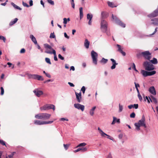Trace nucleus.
Wrapping results in <instances>:
<instances>
[{
    "label": "nucleus",
    "instance_id": "aec40b11",
    "mask_svg": "<svg viewBox=\"0 0 158 158\" xmlns=\"http://www.w3.org/2000/svg\"><path fill=\"white\" fill-rule=\"evenodd\" d=\"M89 42L87 39H86L85 41L84 46L86 48H88L89 45Z\"/></svg>",
    "mask_w": 158,
    "mask_h": 158
},
{
    "label": "nucleus",
    "instance_id": "37998d69",
    "mask_svg": "<svg viewBox=\"0 0 158 158\" xmlns=\"http://www.w3.org/2000/svg\"><path fill=\"white\" fill-rule=\"evenodd\" d=\"M119 112H121L123 109V106L122 105H120V104H119Z\"/></svg>",
    "mask_w": 158,
    "mask_h": 158
},
{
    "label": "nucleus",
    "instance_id": "774afa93",
    "mask_svg": "<svg viewBox=\"0 0 158 158\" xmlns=\"http://www.w3.org/2000/svg\"><path fill=\"white\" fill-rule=\"evenodd\" d=\"M133 107V105H131L128 106V108L129 109H131Z\"/></svg>",
    "mask_w": 158,
    "mask_h": 158
},
{
    "label": "nucleus",
    "instance_id": "ddd939ff",
    "mask_svg": "<svg viewBox=\"0 0 158 158\" xmlns=\"http://www.w3.org/2000/svg\"><path fill=\"white\" fill-rule=\"evenodd\" d=\"M75 94L76 96V99L77 101L78 102H81V93L80 92L79 93L75 92Z\"/></svg>",
    "mask_w": 158,
    "mask_h": 158
},
{
    "label": "nucleus",
    "instance_id": "c03bdc74",
    "mask_svg": "<svg viewBox=\"0 0 158 158\" xmlns=\"http://www.w3.org/2000/svg\"><path fill=\"white\" fill-rule=\"evenodd\" d=\"M55 37H56L55 35H54V33H51L50 36V38H55Z\"/></svg>",
    "mask_w": 158,
    "mask_h": 158
},
{
    "label": "nucleus",
    "instance_id": "052dcab7",
    "mask_svg": "<svg viewBox=\"0 0 158 158\" xmlns=\"http://www.w3.org/2000/svg\"><path fill=\"white\" fill-rule=\"evenodd\" d=\"M68 84L70 85V86L71 87H74L75 86L72 83H71L70 82H69Z\"/></svg>",
    "mask_w": 158,
    "mask_h": 158
},
{
    "label": "nucleus",
    "instance_id": "864d4df0",
    "mask_svg": "<svg viewBox=\"0 0 158 158\" xmlns=\"http://www.w3.org/2000/svg\"><path fill=\"white\" fill-rule=\"evenodd\" d=\"M20 53H24L25 52V50L24 48H22L20 51Z\"/></svg>",
    "mask_w": 158,
    "mask_h": 158
},
{
    "label": "nucleus",
    "instance_id": "c9c22d12",
    "mask_svg": "<svg viewBox=\"0 0 158 158\" xmlns=\"http://www.w3.org/2000/svg\"><path fill=\"white\" fill-rule=\"evenodd\" d=\"M86 144L85 143H83L79 144L77 146V147H83L86 145Z\"/></svg>",
    "mask_w": 158,
    "mask_h": 158
},
{
    "label": "nucleus",
    "instance_id": "58836bf2",
    "mask_svg": "<svg viewBox=\"0 0 158 158\" xmlns=\"http://www.w3.org/2000/svg\"><path fill=\"white\" fill-rule=\"evenodd\" d=\"M135 114L134 112H132L130 115V117L131 118H134L135 117Z\"/></svg>",
    "mask_w": 158,
    "mask_h": 158
},
{
    "label": "nucleus",
    "instance_id": "603ef678",
    "mask_svg": "<svg viewBox=\"0 0 158 158\" xmlns=\"http://www.w3.org/2000/svg\"><path fill=\"white\" fill-rule=\"evenodd\" d=\"M23 5L24 6L27 7H28L29 6L26 3L24 2L23 1L22 2Z\"/></svg>",
    "mask_w": 158,
    "mask_h": 158
},
{
    "label": "nucleus",
    "instance_id": "5701e85b",
    "mask_svg": "<svg viewBox=\"0 0 158 158\" xmlns=\"http://www.w3.org/2000/svg\"><path fill=\"white\" fill-rule=\"evenodd\" d=\"M98 130L99 131V132L100 133L101 136L103 137H105V135H106V134L99 127L98 128Z\"/></svg>",
    "mask_w": 158,
    "mask_h": 158
},
{
    "label": "nucleus",
    "instance_id": "4d7b16f0",
    "mask_svg": "<svg viewBox=\"0 0 158 158\" xmlns=\"http://www.w3.org/2000/svg\"><path fill=\"white\" fill-rule=\"evenodd\" d=\"M63 23L64 24H66L67 23V19L66 18L63 19Z\"/></svg>",
    "mask_w": 158,
    "mask_h": 158
},
{
    "label": "nucleus",
    "instance_id": "f257e3e1",
    "mask_svg": "<svg viewBox=\"0 0 158 158\" xmlns=\"http://www.w3.org/2000/svg\"><path fill=\"white\" fill-rule=\"evenodd\" d=\"M145 118L144 115L142 116L141 120H139L138 123H135V126L136 127V129L137 130H139L140 129L141 126L143 127L144 128L147 127V126L145 124Z\"/></svg>",
    "mask_w": 158,
    "mask_h": 158
},
{
    "label": "nucleus",
    "instance_id": "bb28decb",
    "mask_svg": "<svg viewBox=\"0 0 158 158\" xmlns=\"http://www.w3.org/2000/svg\"><path fill=\"white\" fill-rule=\"evenodd\" d=\"M150 61L152 64H157L158 63L157 59L155 58H153L152 60H150Z\"/></svg>",
    "mask_w": 158,
    "mask_h": 158
},
{
    "label": "nucleus",
    "instance_id": "f704fd0d",
    "mask_svg": "<svg viewBox=\"0 0 158 158\" xmlns=\"http://www.w3.org/2000/svg\"><path fill=\"white\" fill-rule=\"evenodd\" d=\"M137 93H138V98H139V100L140 101H141L142 100V98L141 95L140 94L139 91H137Z\"/></svg>",
    "mask_w": 158,
    "mask_h": 158
},
{
    "label": "nucleus",
    "instance_id": "393cba45",
    "mask_svg": "<svg viewBox=\"0 0 158 158\" xmlns=\"http://www.w3.org/2000/svg\"><path fill=\"white\" fill-rule=\"evenodd\" d=\"M80 19H81L83 17V8L81 7L79 8Z\"/></svg>",
    "mask_w": 158,
    "mask_h": 158
},
{
    "label": "nucleus",
    "instance_id": "dca6fc26",
    "mask_svg": "<svg viewBox=\"0 0 158 158\" xmlns=\"http://www.w3.org/2000/svg\"><path fill=\"white\" fill-rule=\"evenodd\" d=\"M149 91L150 93L154 95H155L156 94V91L154 86L151 87L149 88Z\"/></svg>",
    "mask_w": 158,
    "mask_h": 158
},
{
    "label": "nucleus",
    "instance_id": "e2e57ef3",
    "mask_svg": "<svg viewBox=\"0 0 158 158\" xmlns=\"http://www.w3.org/2000/svg\"><path fill=\"white\" fill-rule=\"evenodd\" d=\"M64 36L65 38H66L68 39H69V36H68V35H67L66 33L65 32L64 33Z\"/></svg>",
    "mask_w": 158,
    "mask_h": 158
},
{
    "label": "nucleus",
    "instance_id": "39448f33",
    "mask_svg": "<svg viewBox=\"0 0 158 158\" xmlns=\"http://www.w3.org/2000/svg\"><path fill=\"white\" fill-rule=\"evenodd\" d=\"M112 18L114 20L115 22L123 27H125V24L121 21L116 16H114L113 14L112 15Z\"/></svg>",
    "mask_w": 158,
    "mask_h": 158
},
{
    "label": "nucleus",
    "instance_id": "13d9d810",
    "mask_svg": "<svg viewBox=\"0 0 158 158\" xmlns=\"http://www.w3.org/2000/svg\"><path fill=\"white\" fill-rule=\"evenodd\" d=\"M60 120H61V121L66 120V121H68V120H69L67 118H61L60 119Z\"/></svg>",
    "mask_w": 158,
    "mask_h": 158
},
{
    "label": "nucleus",
    "instance_id": "0eeeda50",
    "mask_svg": "<svg viewBox=\"0 0 158 158\" xmlns=\"http://www.w3.org/2000/svg\"><path fill=\"white\" fill-rule=\"evenodd\" d=\"M156 73V71L154 70L151 72H148L144 70H141V73L142 74L143 76L144 77L153 75L155 74Z\"/></svg>",
    "mask_w": 158,
    "mask_h": 158
},
{
    "label": "nucleus",
    "instance_id": "6e6d98bb",
    "mask_svg": "<svg viewBox=\"0 0 158 158\" xmlns=\"http://www.w3.org/2000/svg\"><path fill=\"white\" fill-rule=\"evenodd\" d=\"M133 105V108H135V109H137L138 108V104H134Z\"/></svg>",
    "mask_w": 158,
    "mask_h": 158
},
{
    "label": "nucleus",
    "instance_id": "7c9ffc66",
    "mask_svg": "<svg viewBox=\"0 0 158 158\" xmlns=\"http://www.w3.org/2000/svg\"><path fill=\"white\" fill-rule=\"evenodd\" d=\"M36 79L38 80L43 81L44 80V78L42 76L38 75H36Z\"/></svg>",
    "mask_w": 158,
    "mask_h": 158
},
{
    "label": "nucleus",
    "instance_id": "4468645a",
    "mask_svg": "<svg viewBox=\"0 0 158 158\" xmlns=\"http://www.w3.org/2000/svg\"><path fill=\"white\" fill-rule=\"evenodd\" d=\"M33 92L35 93V94L38 97H40L41 95H42L43 94V93L42 91L39 90L37 89L34 90Z\"/></svg>",
    "mask_w": 158,
    "mask_h": 158
},
{
    "label": "nucleus",
    "instance_id": "49530a36",
    "mask_svg": "<svg viewBox=\"0 0 158 158\" xmlns=\"http://www.w3.org/2000/svg\"><path fill=\"white\" fill-rule=\"evenodd\" d=\"M81 90L83 94H84L85 90V86H83L81 88Z\"/></svg>",
    "mask_w": 158,
    "mask_h": 158
},
{
    "label": "nucleus",
    "instance_id": "c85d7f7f",
    "mask_svg": "<svg viewBox=\"0 0 158 158\" xmlns=\"http://www.w3.org/2000/svg\"><path fill=\"white\" fill-rule=\"evenodd\" d=\"M108 4L109 6L113 8L116 7V6H115V5L112 2H108Z\"/></svg>",
    "mask_w": 158,
    "mask_h": 158
},
{
    "label": "nucleus",
    "instance_id": "f3484780",
    "mask_svg": "<svg viewBox=\"0 0 158 158\" xmlns=\"http://www.w3.org/2000/svg\"><path fill=\"white\" fill-rule=\"evenodd\" d=\"M110 60L112 62L113 65L111 67V69H114L116 67V65L118 64L117 63H116L115 60L113 59H111Z\"/></svg>",
    "mask_w": 158,
    "mask_h": 158
},
{
    "label": "nucleus",
    "instance_id": "9d476101",
    "mask_svg": "<svg viewBox=\"0 0 158 158\" xmlns=\"http://www.w3.org/2000/svg\"><path fill=\"white\" fill-rule=\"evenodd\" d=\"M101 29L102 31L103 32H105L107 28V23L104 20H102L101 23Z\"/></svg>",
    "mask_w": 158,
    "mask_h": 158
},
{
    "label": "nucleus",
    "instance_id": "1a4fd4ad",
    "mask_svg": "<svg viewBox=\"0 0 158 158\" xmlns=\"http://www.w3.org/2000/svg\"><path fill=\"white\" fill-rule=\"evenodd\" d=\"M53 122V121H40L38 120H35L34 121V123L35 124L38 125H41L43 124H51Z\"/></svg>",
    "mask_w": 158,
    "mask_h": 158
},
{
    "label": "nucleus",
    "instance_id": "a19ab883",
    "mask_svg": "<svg viewBox=\"0 0 158 158\" xmlns=\"http://www.w3.org/2000/svg\"><path fill=\"white\" fill-rule=\"evenodd\" d=\"M0 143L2 145L6 146L5 142L2 140L0 139Z\"/></svg>",
    "mask_w": 158,
    "mask_h": 158
},
{
    "label": "nucleus",
    "instance_id": "cd10ccee",
    "mask_svg": "<svg viewBox=\"0 0 158 158\" xmlns=\"http://www.w3.org/2000/svg\"><path fill=\"white\" fill-rule=\"evenodd\" d=\"M11 5L16 9H18L20 10H22V9L21 8H20L19 6H17V5L15 4L14 3L11 2Z\"/></svg>",
    "mask_w": 158,
    "mask_h": 158
},
{
    "label": "nucleus",
    "instance_id": "de8ad7c7",
    "mask_svg": "<svg viewBox=\"0 0 158 158\" xmlns=\"http://www.w3.org/2000/svg\"><path fill=\"white\" fill-rule=\"evenodd\" d=\"M0 40H2L4 41V42H5L6 39V38L0 35Z\"/></svg>",
    "mask_w": 158,
    "mask_h": 158
},
{
    "label": "nucleus",
    "instance_id": "20e7f679",
    "mask_svg": "<svg viewBox=\"0 0 158 158\" xmlns=\"http://www.w3.org/2000/svg\"><path fill=\"white\" fill-rule=\"evenodd\" d=\"M143 66L145 69L148 71H152L154 69V65L151 63L147 61L144 62Z\"/></svg>",
    "mask_w": 158,
    "mask_h": 158
},
{
    "label": "nucleus",
    "instance_id": "2f4dec72",
    "mask_svg": "<svg viewBox=\"0 0 158 158\" xmlns=\"http://www.w3.org/2000/svg\"><path fill=\"white\" fill-rule=\"evenodd\" d=\"M108 61V60L107 59H105L104 58H103L102 60H101V62L102 63H103L104 64L106 63Z\"/></svg>",
    "mask_w": 158,
    "mask_h": 158
},
{
    "label": "nucleus",
    "instance_id": "338daca9",
    "mask_svg": "<svg viewBox=\"0 0 158 158\" xmlns=\"http://www.w3.org/2000/svg\"><path fill=\"white\" fill-rule=\"evenodd\" d=\"M29 4L30 6L33 5V1L32 0H30L29 1Z\"/></svg>",
    "mask_w": 158,
    "mask_h": 158
},
{
    "label": "nucleus",
    "instance_id": "69168bd1",
    "mask_svg": "<svg viewBox=\"0 0 158 158\" xmlns=\"http://www.w3.org/2000/svg\"><path fill=\"white\" fill-rule=\"evenodd\" d=\"M46 75L47 77H48V78H51V76L49 73H47L46 74Z\"/></svg>",
    "mask_w": 158,
    "mask_h": 158
},
{
    "label": "nucleus",
    "instance_id": "a18cd8bd",
    "mask_svg": "<svg viewBox=\"0 0 158 158\" xmlns=\"http://www.w3.org/2000/svg\"><path fill=\"white\" fill-rule=\"evenodd\" d=\"M69 144H64V148L66 150H67L68 149V148L69 146Z\"/></svg>",
    "mask_w": 158,
    "mask_h": 158
},
{
    "label": "nucleus",
    "instance_id": "e433bc0d",
    "mask_svg": "<svg viewBox=\"0 0 158 158\" xmlns=\"http://www.w3.org/2000/svg\"><path fill=\"white\" fill-rule=\"evenodd\" d=\"M135 87L136 89L137 92L139 91V90L138 89V87H139V85L138 84H137L135 82Z\"/></svg>",
    "mask_w": 158,
    "mask_h": 158
},
{
    "label": "nucleus",
    "instance_id": "09e8293b",
    "mask_svg": "<svg viewBox=\"0 0 158 158\" xmlns=\"http://www.w3.org/2000/svg\"><path fill=\"white\" fill-rule=\"evenodd\" d=\"M153 22H158V18H156L151 20Z\"/></svg>",
    "mask_w": 158,
    "mask_h": 158
},
{
    "label": "nucleus",
    "instance_id": "ea45409f",
    "mask_svg": "<svg viewBox=\"0 0 158 158\" xmlns=\"http://www.w3.org/2000/svg\"><path fill=\"white\" fill-rule=\"evenodd\" d=\"M48 2L52 5H54V2L52 0H47Z\"/></svg>",
    "mask_w": 158,
    "mask_h": 158
},
{
    "label": "nucleus",
    "instance_id": "3c124183",
    "mask_svg": "<svg viewBox=\"0 0 158 158\" xmlns=\"http://www.w3.org/2000/svg\"><path fill=\"white\" fill-rule=\"evenodd\" d=\"M1 95H3L4 93V90L3 88L2 87H1Z\"/></svg>",
    "mask_w": 158,
    "mask_h": 158
},
{
    "label": "nucleus",
    "instance_id": "2eb2a0df",
    "mask_svg": "<svg viewBox=\"0 0 158 158\" xmlns=\"http://www.w3.org/2000/svg\"><path fill=\"white\" fill-rule=\"evenodd\" d=\"M117 46L118 47V51L121 53L123 56L126 55V53L125 52L123 51L121 46L119 44H117Z\"/></svg>",
    "mask_w": 158,
    "mask_h": 158
},
{
    "label": "nucleus",
    "instance_id": "b1692460",
    "mask_svg": "<svg viewBox=\"0 0 158 158\" xmlns=\"http://www.w3.org/2000/svg\"><path fill=\"white\" fill-rule=\"evenodd\" d=\"M96 108V106L93 107L89 111V114L91 116H93L94 114V110Z\"/></svg>",
    "mask_w": 158,
    "mask_h": 158
},
{
    "label": "nucleus",
    "instance_id": "6e6552de",
    "mask_svg": "<svg viewBox=\"0 0 158 158\" xmlns=\"http://www.w3.org/2000/svg\"><path fill=\"white\" fill-rule=\"evenodd\" d=\"M91 56L93 63L95 64L96 65L97 64V58L98 57V53L92 50L91 52Z\"/></svg>",
    "mask_w": 158,
    "mask_h": 158
},
{
    "label": "nucleus",
    "instance_id": "f03ea898",
    "mask_svg": "<svg viewBox=\"0 0 158 158\" xmlns=\"http://www.w3.org/2000/svg\"><path fill=\"white\" fill-rule=\"evenodd\" d=\"M51 116L50 114L47 113H42L36 115L35 118L40 119L47 120L50 118Z\"/></svg>",
    "mask_w": 158,
    "mask_h": 158
},
{
    "label": "nucleus",
    "instance_id": "9b49d317",
    "mask_svg": "<svg viewBox=\"0 0 158 158\" xmlns=\"http://www.w3.org/2000/svg\"><path fill=\"white\" fill-rule=\"evenodd\" d=\"M74 107L78 110H81L83 111L85 109V106L83 105H81L79 103H75L74 105Z\"/></svg>",
    "mask_w": 158,
    "mask_h": 158
},
{
    "label": "nucleus",
    "instance_id": "a211bd4d",
    "mask_svg": "<svg viewBox=\"0 0 158 158\" xmlns=\"http://www.w3.org/2000/svg\"><path fill=\"white\" fill-rule=\"evenodd\" d=\"M44 47H45V48L46 49H50L51 50H52V52H53V50H55L54 49H53L52 47H51V46H50V45H49L48 44H44ZM48 51L47 50V49H46V51Z\"/></svg>",
    "mask_w": 158,
    "mask_h": 158
},
{
    "label": "nucleus",
    "instance_id": "f8f14e48",
    "mask_svg": "<svg viewBox=\"0 0 158 158\" xmlns=\"http://www.w3.org/2000/svg\"><path fill=\"white\" fill-rule=\"evenodd\" d=\"M45 52L48 54H53L54 56V59L55 61H57L58 59L56 54V52L55 50H53V52L49 51H45Z\"/></svg>",
    "mask_w": 158,
    "mask_h": 158
},
{
    "label": "nucleus",
    "instance_id": "412c9836",
    "mask_svg": "<svg viewBox=\"0 0 158 158\" xmlns=\"http://www.w3.org/2000/svg\"><path fill=\"white\" fill-rule=\"evenodd\" d=\"M151 98H149V99L150 100L151 102H153L155 104H156L157 103V101L155 98L152 96H151Z\"/></svg>",
    "mask_w": 158,
    "mask_h": 158
},
{
    "label": "nucleus",
    "instance_id": "bf43d9fd",
    "mask_svg": "<svg viewBox=\"0 0 158 158\" xmlns=\"http://www.w3.org/2000/svg\"><path fill=\"white\" fill-rule=\"evenodd\" d=\"M81 148H78V149H77V150H75L74 151V152H78L79 151H81Z\"/></svg>",
    "mask_w": 158,
    "mask_h": 158
},
{
    "label": "nucleus",
    "instance_id": "5fc2aeb1",
    "mask_svg": "<svg viewBox=\"0 0 158 158\" xmlns=\"http://www.w3.org/2000/svg\"><path fill=\"white\" fill-rule=\"evenodd\" d=\"M151 24H153L155 26H158V22H152Z\"/></svg>",
    "mask_w": 158,
    "mask_h": 158
},
{
    "label": "nucleus",
    "instance_id": "473e14b6",
    "mask_svg": "<svg viewBox=\"0 0 158 158\" xmlns=\"http://www.w3.org/2000/svg\"><path fill=\"white\" fill-rule=\"evenodd\" d=\"M93 17V15H90L89 14H88L87 15V18L88 19L92 20Z\"/></svg>",
    "mask_w": 158,
    "mask_h": 158
},
{
    "label": "nucleus",
    "instance_id": "7ed1b4c3",
    "mask_svg": "<svg viewBox=\"0 0 158 158\" xmlns=\"http://www.w3.org/2000/svg\"><path fill=\"white\" fill-rule=\"evenodd\" d=\"M139 55L148 60H150L152 58V53L148 51L141 52Z\"/></svg>",
    "mask_w": 158,
    "mask_h": 158
},
{
    "label": "nucleus",
    "instance_id": "0e129e2a",
    "mask_svg": "<svg viewBox=\"0 0 158 158\" xmlns=\"http://www.w3.org/2000/svg\"><path fill=\"white\" fill-rule=\"evenodd\" d=\"M123 137V135L122 134H120L118 135V137L120 139H121Z\"/></svg>",
    "mask_w": 158,
    "mask_h": 158
},
{
    "label": "nucleus",
    "instance_id": "72a5a7b5",
    "mask_svg": "<svg viewBox=\"0 0 158 158\" xmlns=\"http://www.w3.org/2000/svg\"><path fill=\"white\" fill-rule=\"evenodd\" d=\"M45 60L47 63L50 64H51V63L50 61V59L49 58H45Z\"/></svg>",
    "mask_w": 158,
    "mask_h": 158
},
{
    "label": "nucleus",
    "instance_id": "8fccbe9b",
    "mask_svg": "<svg viewBox=\"0 0 158 158\" xmlns=\"http://www.w3.org/2000/svg\"><path fill=\"white\" fill-rule=\"evenodd\" d=\"M58 57L59 59L61 60H64V57H63L60 54H59L58 55Z\"/></svg>",
    "mask_w": 158,
    "mask_h": 158
},
{
    "label": "nucleus",
    "instance_id": "4be33fe9",
    "mask_svg": "<svg viewBox=\"0 0 158 158\" xmlns=\"http://www.w3.org/2000/svg\"><path fill=\"white\" fill-rule=\"evenodd\" d=\"M30 38L31 39L32 41L34 42V43L35 44H37V42L36 39L33 35H30Z\"/></svg>",
    "mask_w": 158,
    "mask_h": 158
},
{
    "label": "nucleus",
    "instance_id": "423d86ee",
    "mask_svg": "<svg viewBox=\"0 0 158 158\" xmlns=\"http://www.w3.org/2000/svg\"><path fill=\"white\" fill-rule=\"evenodd\" d=\"M50 109H52L53 110H55V106L52 104H46L40 108L41 110H48Z\"/></svg>",
    "mask_w": 158,
    "mask_h": 158
},
{
    "label": "nucleus",
    "instance_id": "680f3d73",
    "mask_svg": "<svg viewBox=\"0 0 158 158\" xmlns=\"http://www.w3.org/2000/svg\"><path fill=\"white\" fill-rule=\"evenodd\" d=\"M71 3L72 7L73 8H75V4L74 3V2H71Z\"/></svg>",
    "mask_w": 158,
    "mask_h": 158
},
{
    "label": "nucleus",
    "instance_id": "79ce46f5",
    "mask_svg": "<svg viewBox=\"0 0 158 158\" xmlns=\"http://www.w3.org/2000/svg\"><path fill=\"white\" fill-rule=\"evenodd\" d=\"M81 151L82 152H86L87 150V148H81Z\"/></svg>",
    "mask_w": 158,
    "mask_h": 158
},
{
    "label": "nucleus",
    "instance_id": "c756f323",
    "mask_svg": "<svg viewBox=\"0 0 158 158\" xmlns=\"http://www.w3.org/2000/svg\"><path fill=\"white\" fill-rule=\"evenodd\" d=\"M36 74H29L28 75L29 78L36 79Z\"/></svg>",
    "mask_w": 158,
    "mask_h": 158
},
{
    "label": "nucleus",
    "instance_id": "4c0bfd02",
    "mask_svg": "<svg viewBox=\"0 0 158 158\" xmlns=\"http://www.w3.org/2000/svg\"><path fill=\"white\" fill-rule=\"evenodd\" d=\"M15 153V152L12 153L11 154L8 155L7 157H8L9 158H13Z\"/></svg>",
    "mask_w": 158,
    "mask_h": 158
},
{
    "label": "nucleus",
    "instance_id": "6ab92c4d",
    "mask_svg": "<svg viewBox=\"0 0 158 158\" xmlns=\"http://www.w3.org/2000/svg\"><path fill=\"white\" fill-rule=\"evenodd\" d=\"M113 121L111 123L112 125L114 124L116 122L118 123H120L119 119H117V118L114 117H113Z\"/></svg>",
    "mask_w": 158,
    "mask_h": 158
},
{
    "label": "nucleus",
    "instance_id": "a878e982",
    "mask_svg": "<svg viewBox=\"0 0 158 158\" xmlns=\"http://www.w3.org/2000/svg\"><path fill=\"white\" fill-rule=\"evenodd\" d=\"M18 19L17 18H15L13 21H11L9 23V25L11 26L14 24H15L18 21Z\"/></svg>",
    "mask_w": 158,
    "mask_h": 158
}]
</instances>
